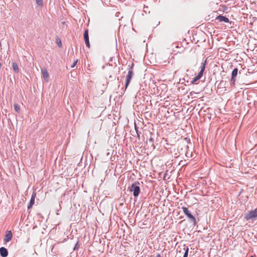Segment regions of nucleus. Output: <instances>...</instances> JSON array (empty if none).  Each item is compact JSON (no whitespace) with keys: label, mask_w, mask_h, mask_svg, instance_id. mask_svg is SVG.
I'll return each mask as SVG.
<instances>
[{"label":"nucleus","mask_w":257,"mask_h":257,"mask_svg":"<svg viewBox=\"0 0 257 257\" xmlns=\"http://www.w3.org/2000/svg\"><path fill=\"white\" fill-rule=\"evenodd\" d=\"M244 218L246 220L257 218V207L255 209L251 210L246 214Z\"/></svg>","instance_id":"obj_3"},{"label":"nucleus","mask_w":257,"mask_h":257,"mask_svg":"<svg viewBox=\"0 0 257 257\" xmlns=\"http://www.w3.org/2000/svg\"><path fill=\"white\" fill-rule=\"evenodd\" d=\"M216 20H219V22H224L225 23H229V19L223 16L219 15L216 18Z\"/></svg>","instance_id":"obj_10"},{"label":"nucleus","mask_w":257,"mask_h":257,"mask_svg":"<svg viewBox=\"0 0 257 257\" xmlns=\"http://www.w3.org/2000/svg\"><path fill=\"white\" fill-rule=\"evenodd\" d=\"M0 254L2 256L6 257L8 255V251L6 248L2 247L0 248Z\"/></svg>","instance_id":"obj_11"},{"label":"nucleus","mask_w":257,"mask_h":257,"mask_svg":"<svg viewBox=\"0 0 257 257\" xmlns=\"http://www.w3.org/2000/svg\"><path fill=\"white\" fill-rule=\"evenodd\" d=\"M206 61L205 60L203 63H202L200 67V71L198 73V75L192 79L191 81L192 84H197V81H198L202 77L206 67Z\"/></svg>","instance_id":"obj_1"},{"label":"nucleus","mask_w":257,"mask_h":257,"mask_svg":"<svg viewBox=\"0 0 257 257\" xmlns=\"http://www.w3.org/2000/svg\"><path fill=\"white\" fill-rule=\"evenodd\" d=\"M84 39L85 40V44L88 48H90V43L89 41V36H88V30L87 29L85 30L84 33Z\"/></svg>","instance_id":"obj_7"},{"label":"nucleus","mask_w":257,"mask_h":257,"mask_svg":"<svg viewBox=\"0 0 257 257\" xmlns=\"http://www.w3.org/2000/svg\"><path fill=\"white\" fill-rule=\"evenodd\" d=\"M36 3L40 7H42L43 6V0H36Z\"/></svg>","instance_id":"obj_16"},{"label":"nucleus","mask_w":257,"mask_h":257,"mask_svg":"<svg viewBox=\"0 0 257 257\" xmlns=\"http://www.w3.org/2000/svg\"><path fill=\"white\" fill-rule=\"evenodd\" d=\"M13 237V234L11 231L7 230L4 238V241L7 242L10 241Z\"/></svg>","instance_id":"obj_6"},{"label":"nucleus","mask_w":257,"mask_h":257,"mask_svg":"<svg viewBox=\"0 0 257 257\" xmlns=\"http://www.w3.org/2000/svg\"><path fill=\"white\" fill-rule=\"evenodd\" d=\"M182 209L183 211V213L187 216L188 218L193 221L194 223L196 222L195 218L191 214L190 211L187 207L183 206L182 207Z\"/></svg>","instance_id":"obj_5"},{"label":"nucleus","mask_w":257,"mask_h":257,"mask_svg":"<svg viewBox=\"0 0 257 257\" xmlns=\"http://www.w3.org/2000/svg\"><path fill=\"white\" fill-rule=\"evenodd\" d=\"M36 197V193L35 192H33L32 195V196H31V200L28 205V209H29L32 207L33 204L35 203V200Z\"/></svg>","instance_id":"obj_8"},{"label":"nucleus","mask_w":257,"mask_h":257,"mask_svg":"<svg viewBox=\"0 0 257 257\" xmlns=\"http://www.w3.org/2000/svg\"><path fill=\"white\" fill-rule=\"evenodd\" d=\"M130 191L133 192V195L135 197H137L140 193V188L135 183L131 185L130 188Z\"/></svg>","instance_id":"obj_4"},{"label":"nucleus","mask_w":257,"mask_h":257,"mask_svg":"<svg viewBox=\"0 0 257 257\" xmlns=\"http://www.w3.org/2000/svg\"><path fill=\"white\" fill-rule=\"evenodd\" d=\"M14 108H15V110H16V111L18 113H19L20 112V108L17 104H16V103L14 104Z\"/></svg>","instance_id":"obj_15"},{"label":"nucleus","mask_w":257,"mask_h":257,"mask_svg":"<svg viewBox=\"0 0 257 257\" xmlns=\"http://www.w3.org/2000/svg\"><path fill=\"white\" fill-rule=\"evenodd\" d=\"M238 69L237 68H235L232 71L231 75V80L233 81V82L235 81V79L234 78V77H235L237 75V74Z\"/></svg>","instance_id":"obj_12"},{"label":"nucleus","mask_w":257,"mask_h":257,"mask_svg":"<svg viewBox=\"0 0 257 257\" xmlns=\"http://www.w3.org/2000/svg\"><path fill=\"white\" fill-rule=\"evenodd\" d=\"M133 66H134V64H132L131 66L129 68L128 73L126 76L125 83V89L127 88V87L130 83V81L134 75V73L132 70Z\"/></svg>","instance_id":"obj_2"},{"label":"nucleus","mask_w":257,"mask_h":257,"mask_svg":"<svg viewBox=\"0 0 257 257\" xmlns=\"http://www.w3.org/2000/svg\"><path fill=\"white\" fill-rule=\"evenodd\" d=\"M2 64H1V63L0 62V68L2 67Z\"/></svg>","instance_id":"obj_19"},{"label":"nucleus","mask_w":257,"mask_h":257,"mask_svg":"<svg viewBox=\"0 0 257 257\" xmlns=\"http://www.w3.org/2000/svg\"><path fill=\"white\" fill-rule=\"evenodd\" d=\"M58 44L60 47H61L62 46V44H61V42L60 41H59V43H58Z\"/></svg>","instance_id":"obj_18"},{"label":"nucleus","mask_w":257,"mask_h":257,"mask_svg":"<svg viewBox=\"0 0 257 257\" xmlns=\"http://www.w3.org/2000/svg\"><path fill=\"white\" fill-rule=\"evenodd\" d=\"M250 257H253V256H250Z\"/></svg>","instance_id":"obj_21"},{"label":"nucleus","mask_w":257,"mask_h":257,"mask_svg":"<svg viewBox=\"0 0 257 257\" xmlns=\"http://www.w3.org/2000/svg\"><path fill=\"white\" fill-rule=\"evenodd\" d=\"M188 247H184L183 248V253H184L183 257H187L188 256Z\"/></svg>","instance_id":"obj_14"},{"label":"nucleus","mask_w":257,"mask_h":257,"mask_svg":"<svg viewBox=\"0 0 257 257\" xmlns=\"http://www.w3.org/2000/svg\"><path fill=\"white\" fill-rule=\"evenodd\" d=\"M41 72L44 79L46 82H48L49 80V75L47 69L46 68H43L41 70Z\"/></svg>","instance_id":"obj_9"},{"label":"nucleus","mask_w":257,"mask_h":257,"mask_svg":"<svg viewBox=\"0 0 257 257\" xmlns=\"http://www.w3.org/2000/svg\"><path fill=\"white\" fill-rule=\"evenodd\" d=\"M12 67L16 73H18L19 71V68L18 64L16 62L12 63Z\"/></svg>","instance_id":"obj_13"},{"label":"nucleus","mask_w":257,"mask_h":257,"mask_svg":"<svg viewBox=\"0 0 257 257\" xmlns=\"http://www.w3.org/2000/svg\"><path fill=\"white\" fill-rule=\"evenodd\" d=\"M77 61H78L77 60H76L74 61V62H73V64L71 66V68L74 67V66L76 65V64L77 63Z\"/></svg>","instance_id":"obj_17"},{"label":"nucleus","mask_w":257,"mask_h":257,"mask_svg":"<svg viewBox=\"0 0 257 257\" xmlns=\"http://www.w3.org/2000/svg\"><path fill=\"white\" fill-rule=\"evenodd\" d=\"M2 44H1V42H0V47L1 46Z\"/></svg>","instance_id":"obj_20"}]
</instances>
